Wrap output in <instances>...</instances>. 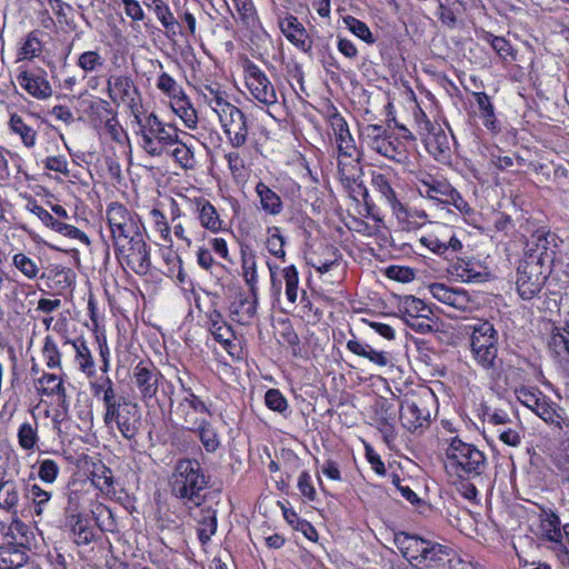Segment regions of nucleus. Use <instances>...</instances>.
<instances>
[{
	"mask_svg": "<svg viewBox=\"0 0 569 569\" xmlns=\"http://www.w3.org/2000/svg\"><path fill=\"white\" fill-rule=\"evenodd\" d=\"M440 447L449 476L470 480L485 473L487 457L476 445L466 442L458 436H447L440 439Z\"/></svg>",
	"mask_w": 569,
	"mask_h": 569,
	"instance_id": "1",
	"label": "nucleus"
},
{
	"mask_svg": "<svg viewBox=\"0 0 569 569\" xmlns=\"http://www.w3.org/2000/svg\"><path fill=\"white\" fill-rule=\"evenodd\" d=\"M207 486L208 478L197 459L184 458L177 461L170 478L171 492L176 498L183 500L190 508L200 507Z\"/></svg>",
	"mask_w": 569,
	"mask_h": 569,
	"instance_id": "2",
	"label": "nucleus"
},
{
	"mask_svg": "<svg viewBox=\"0 0 569 569\" xmlns=\"http://www.w3.org/2000/svg\"><path fill=\"white\" fill-rule=\"evenodd\" d=\"M470 329L471 358L482 370L495 373L501 366L498 357L499 333L489 321H478L468 327Z\"/></svg>",
	"mask_w": 569,
	"mask_h": 569,
	"instance_id": "3",
	"label": "nucleus"
},
{
	"mask_svg": "<svg viewBox=\"0 0 569 569\" xmlns=\"http://www.w3.org/2000/svg\"><path fill=\"white\" fill-rule=\"evenodd\" d=\"M139 123V146L151 157H162L169 148L178 142L179 130L171 123L163 122L156 113L148 114Z\"/></svg>",
	"mask_w": 569,
	"mask_h": 569,
	"instance_id": "4",
	"label": "nucleus"
},
{
	"mask_svg": "<svg viewBox=\"0 0 569 569\" xmlns=\"http://www.w3.org/2000/svg\"><path fill=\"white\" fill-rule=\"evenodd\" d=\"M106 221L113 247L128 243L144 230L139 214L119 202H111L107 206Z\"/></svg>",
	"mask_w": 569,
	"mask_h": 569,
	"instance_id": "5",
	"label": "nucleus"
},
{
	"mask_svg": "<svg viewBox=\"0 0 569 569\" xmlns=\"http://www.w3.org/2000/svg\"><path fill=\"white\" fill-rule=\"evenodd\" d=\"M102 419L107 428L117 429L129 441L136 440L142 426L141 409L129 398L106 410Z\"/></svg>",
	"mask_w": 569,
	"mask_h": 569,
	"instance_id": "6",
	"label": "nucleus"
},
{
	"mask_svg": "<svg viewBox=\"0 0 569 569\" xmlns=\"http://www.w3.org/2000/svg\"><path fill=\"white\" fill-rule=\"evenodd\" d=\"M360 138L368 148L390 160L403 162L407 159L405 143L381 124L363 126L360 129Z\"/></svg>",
	"mask_w": 569,
	"mask_h": 569,
	"instance_id": "7",
	"label": "nucleus"
},
{
	"mask_svg": "<svg viewBox=\"0 0 569 569\" xmlns=\"http://www.w3.org/2000/svg\"><path fill=\"white\" fill-rule=\"evenodd\" d=\"M417 131L425 143L427 151L438 161L450 159V141L446 131L432 123L427 116L420 111L416 113Z\"/></svg>",
	"mask_w": 569,
	"mask_h": 569,
	"instance_id": "8",
	"label": "nucleus"
},
{
	"mask_svg": "<svg viewBox=\"0 0 569 569\" xmlns=\"http://www.w3.org/2000/svg\"><path fill=\"white\" fill-rule=\"evenodd\" d=\"M243 73L246 87L253 100L268 109L278 106L277 90L264 71L247 60L243 64Z\"/></svg>",
	"mask_w": 569,
	"mask_h": 569,
	"instance_id": "9",
	"label": "nucleus"
},
{
	"mask_svg": "<svg viewBox=\"0 0 569 569\" xmlns=\"http://www.w3.org/2000/svg\"><path fill=\"white\" fill-rule=\"evenodd\" d=\"M556 238L550 231L537 230L526 242L522 260L551 271L556 257Z\"/></svg>",
	"mask_w": 569,
	"mask_h": 569,
	"instance_id": "10",
	"label": "nucleus"
},
{
	"mask_svg": "<svg viewBox=\"0 0 569 569\" xmlns=\"http://www.w3.org/2000/svg\"><path fill=\"white\" fill-rule=\"evenodd\" d=\"M550 271L520 260L516 272V291L522 300H532L542 291Z\"/></svg>",
	"mask_w": 569,
	"mask_h": 569,
	"instance_id": "11",
	"label": "nucleus"
},
{
	"mask_svg": "<svg viewBox=\"0 0 569 569\" xmlns=\"http://www.w3.org/2000/svg\"><path fill=\"white\" fill-rule=\"evenodd\" d=\"M418 241L430 252L446 259L462 249V243L456 237L453 229L445 223H437L432 230L421 236Z\"/></svg>",
	"mask_w": 569,
	"mask_h": 569,
	"instance_id": "12",
	"label": "nucleus"
},
{
	"mask_svg": "<svg viewBox=\"0 0 569 569\" xmlns=\"http://www.w3.org/2000/svg\"><path fill=\"white\" fill-rule=\"evenodd\" d=\"M113 248L119 261L127 264L134 273H148L151 267V259L143 232L129 240L128 243H121Z\"/></svg>",
	"mask_w": 569,
	"mask_h": 569,
	"instance_id": "13",
	"label": "nucleus"
},
{
	"mask_svg": "<svg viewBox=\"0 0 569 569\" xmlns=\"http://www.w3.org/2000/svg\"><path fill=\"white\" fill-rule=\"evenodd\" d=\"M431 296L439 302L461 312H471L478 308L477 300L462 288L435 282L428 286Z\"/></svg>",
	"mask_w": 569,
	"mask_h": 569,
	"instance_id": "14",
	"label": "nucleus"
},
{
	"mask_svg": "<svg viewBox=\"0 0 569 569\" xmlns=\"http://www.w3.org/2000/svg\"><path fill=\"white\" fill-rule=\"evenodd\" d=\"M220 126L233 148H241L246 144L249 134L248 119L246 114L234 104L218 116Z\"/></svg>",
	"mask_w": 569,
	"mask_h": 569,
	"instance_id": "15",
	"label": "nucleus"
},
{
	"mask_svg": "<svg viewBox=\"0 0 569 569\" xmlns=\"http://www.w3.org/2000/svg\"><path fill=\"white\" fill-rule=\"evenodd\" d=\"M541 539L551 543L550 548L556 551L561 561H569V551L563 542V535L559 517L551 510H542L539 513V526L537 532Z\"/></svg>",
	"mask_w": 569,
	"mask_h": 569,
	"instance_id": "16",
	"label": "nucleus"
},
{
	"mask_svg": "<svg viewBox=\"0 0 569 569\" xmlns=\"http://www.w3.org/2000/svg\"><path fill=\"white\" fill-rule=\"evenodd\" d=\"M19 86L32 98L44 101L52 97L53 89L43 69H21L17 74Z\"/></svg>",
	"mask_w": 569,
	"mask_h": 569,
	"instance_id": "17",
	"label": "nucleus"
},
{
	"mask_svg": "<svg viewBox=\"0 0 569 569\" xmlns=\"http://www.w3.org/2000/svg\"><path fill=\"white\" fill-rule=\"evenodd\" d=\"M421 197L442 204L453 206L461 213H469L471 208L461 194L445 179L436 178Z\"/></svg>",
	"mask_w": 569,
	"mask_h": 569,
	"instance_id": "18",
	"label": "nucleus"
},
{
	"mask_svg": "<svg viewBox=\"0 0 569 569\" xmlns=\"http://www.w3.org/2000/svg\"><path fill=\"white\" fill-rule=\"evenodd\" d=\"M161 378V372L150 361H140L133 368L132 379L142 401L148 402L157 396Z\"/></svg>",
	"mask_w": 569,
	"mask_h": 569,
	"instance_id": "19",
	"label": "nucleus"
},
{
	"mask_svg": "<svg viewBox=\"0 0 569 569\" xmlns=\"http://www.w3.org/2000/svg\"><path fill=\"white\" fill-rule=\"evenodd\" d=\"M109 98L116 104H124L131 109L137 107L139 91L129 76H112L107 81Z\"/></svg>",
	"mask_w": 569,
	"mask_h": 569,
	"instance_id": "20",
	"label": "nucleus"
},
{
	"mask_svg": "<svg viewBox=\"0 0 569 569\" xmlns=\"http://www.w3.org/2000/svg\"><path fill=\"white\" fill-rule=\"evenodd\" d=\"M400 421L405 429L415 432L429 423L430 412L421 401L406 398L400 403Z\"/></svg>",
	"mask_w": 569,
	"mask_h": 569,
	"instance_id": "21",
	"label": "nucleus"
},
{
	"mask_svg": "<svg viewBox=\"0 0 569 569\" xmlns=\"http://www.w3.org/2000/svg\"><path fill=\"white\" fill-rule=\"evenodd\" d=\"M267 266L270 272L271 288L273 293L280 295L282 289L281 280H278L276 277V272L279 270L282 280L284 281L286 297L290 303H296L299 290V273L297 268L293 264H291L280 269L279 266H276L270 262H268Z\"/></svg>",
	"mask_w": 569,
	"mask_h": 569,
	"instance_id": "22",
	"label": "nucleus"
},
{
	"mask_svg": "<svg viewBox=\"0 0 569 569\" xmlns=\"http://www.w3.org/2000/svg\"><path fill=\"white\" fill-rule=\"evenodd\" d=\"M189 210L197 216L201 227L218 232L222 230L223 221L220 219L214 206L203 197L186 198Z\"/></svg>",
	"mask_w": 569,
	"mask_h": 569,
	"instance_id": "23",
	"label": "nucleus"
},
{
	"mask_svg": "<svg viewBox=\"0 0 569 569\" xmlns=\"http://www.w3.org/2000/svg\"><path fill=\"white\" fill-rule=\"evenodd\" d=\"M20 500L19 482L0 467V509L17 518Z\"/></svg>",
	"mask_w": 569,
	"mask_h": 569,
	"instance_id": "24",
	"label": "nucleus"
},
{
	"mask_svg": "<svg viewBox=\"0 0 569 569\" xmlns=\"http://www.w3.org/2000/svg\"><path fill=\"white\" fill-rule=\"evenodd\" d=\"M278 23L281 32L290 43L305 52L311 50L312 41L297 17L288 14L284 18H279Z\"/></svg>",
	"mask_w": 569,
	"mask_h": 569,
	"instance_id": "25",
	"label": "nucleus"
},
{
	"mask_svg": "<svg viewBox=\"0 0 569 569\" xmlns=\"http://www.w3.org/2000/svg\"><path fill=\"white\" fill-rule=\"evenodd\" d=\"M197 91L202 102L210 107L217 117L233 106L228 100V93L217 82L201 84Z\"/></svg>",
	"mask_w": 569,
	"mask_h": 569,
	"instance_id": "26",
	"label": "nucleus"
},
{
	"mask_svg": "<svg viewBox=\"0 0 569 569\" xmlns=\"http://www.w3.org/2000/svg\"><path fill=\"white\" fill-rule=\"evenodd\" d=\"M258 293L252 296L239 292L236 299L231 302L230 315L233 321L249 326L252 323L257 315Z\"/></svg>",
	"mask_w": 569,
	"mask_h": 569,
	"instance_id": "27",
	"label": "nucleus"
},
{
	"mask_svg": "<svg viewBox=\"0 0 569 569\" xmlns=\"http://www.w3.org/2000/svg\"><path fill=\"white\" fill-rule=\"evenodd\" d=\"M426 539H422L416 535H409L407 532H397L393 537V542L400 553L412 563L416 561L418 565L421 561L423 551L426 550Z\"/></svg>",
	"mask_w": 569,
	"mask_h": 569,
	"instance_id": "28",
	"label": "nucleus"
},
{
	"mask_svg": "<svg viewBox=\"0 0 569 569\" xmlns=\"http://www.w3.org/2000/svg\"><path fill=\"white\" fill-rule=\"evenodd\" d=\"M184 423L187 425L186 428L188 430L197 432L206 451L214 452L219 448L220 440L218 438V433L209 421L204 419H193L191 415L187 413L184 417Z\"/></svg>",
	"mask_w": 569,
	"mask_h": 569,
	"instance_id": "29",
	"label": "nucleus"
},
{
	"mask_svg": "<svg viewBox=\"0 0 569 569\" xmlns=\"http://www.w3.org/2000/svg\"><path fill=\"white\" fill-rule=\"evenodd\" d=\"M332 128L338 144V156L350 158L357 156L356 142L349 131L347 121L339 114L332 118Z\"/></svg>",
	"mask_w": 569,
	"mask_h": 569,
	"instance_id": "30",
	"label": "nucleus"
},
{
	"mask_svg": "<svg viewBox=\"0 0 569 569\" xmlns=\"http://www.w3.org/2000/svg\"><path fill=\"white\" fill-rule=\"evenodd\" d=\"M533 412L545 422L555 426L560 430L569 428V417L566 416L565 410L551 401L547 396L541 399V402L538 406H536V410Z\"/></svg>",
	"mask_w": 569,
	"mask_h": 569,
	"instance_id": "31",
	"label": "nucleus"
},
{
	"mask_svg": "<svg viewBox=\"0 0 569 569\" xmlns=\"http://www.w3.org/2000/svg\"><path fill=\"white\" fill-rule=\"evenodd\" d=\"M28 560V548L24 545L8 542L0 546V569H19Z\"/></svg>",
	"mask_w": 569,
	"mask_h": 569,
	"instance_id": "32",
	"label": "nucleus"
},
{
	"mask_svg": "<svg viewBox=\"0 0 569 569\" xmlns=\"http://www.w3.org/2000/svg\"><path fill=\"white\" fill-rule=\"evenodd\" d=\"M346 347L351 353L366 358L378 367H387L391 363V356L388 351L377 350L369 343L356 338L348 340Z\"/></svg>",
	"mask_w": 569,
	"mask_h": 569,
	"instance_id": "33",
	"label": "nucleus"
},
{
	"mask_svg": "<svg viewBox=\"0 0 569 569\" xmlns=\"http://www.w3.org/2000/svg\"><path fill=\"white\" fill-rule=\"evenodd\" d=\"M548 350L562 368H569V335L562 328H553L548 339Z\"/></svg>",
	"mask_w": 569,
	"mask_h": 569,
	"instance_id": "34",
	"label": "nucleus"
},
{
	"mask_svg": "<svg viewBox=\"0 0 569 569\" xmlns=\"http://www.w3.org/2000/svg\"><path fill=\"white\" fill-rule=\"evenodd\" d=\"M472 97L478 106V114L482 124L492 133L500 131V124L495 113V106L490 97L483 92H472Z\"/></svg>",
	"mask_w": 569,
	"mask_h": 569,
	"instance_id": "35",
	"label": "nucleus"
},
{
	"mask_svg": "<svg viewBox=\"0 0 569 569\" xmlns=\"http://www.w3.org/2000/svg\"><path fill=\"white\" fill-rule=\"evenodd\" d=\"M66 343H70L74 351V361L78 369L88 378L93 377L96 375V363L86 340L80 337L74 340H67Z\"/></svg>",
	"mask_w": 569,
	"mask_h": 569,
	"instance_id": "36",
	"label": "nucleus"
},
{
	"mask_svg": "<svg viewBox=\"0 0 569 569\" xmlns=\"http://www.w3.org/2000/svg\"><path fill=\"white\" fill-rule=\"evenodd\" d=\"M451 274L462 282H481L486 278L485 268L477 261L459 259L451 266Z\"/></svg>",
	"mask_w": 569,
	"mask_h": 569,
	"instance_id": "37",
	"label": "nucleus"
},
{
	"mask_svg": "<svg viewBox=\"0 0 569 569\" xmlns=\"http://www.w3.org/2000/svg\"><path fill=\"white\" fill-rule=\"evenodd\" d=\"M198 523V538L202 545H207L217 532V511L210 507L202 508L193 515Z\"/></svg>",
	"mask_w": 569,
	"mask_h": 569,
	"instance_id": "38",
	"label": "nucleus"
},
{
	"mask_svg": "<svg viewBox=\"0 0 569 569\" xmlns=\"http://www.w3.org/2000/svg\"><path fill=\"white\" fill-rule=\"evenodd\" d=\"M403 229L411 230L422 227L428 218L423 209L406 207L399 203L392 211Z\"/></svg>",
	"mask_w": 569,
	"mask_h": 569,
	"instance_id": "39",
	"label": "nucleus"
},
{
	"mask_svg": "<svg viewBox=\"0 0 569 569\" xmlns=\"http://www.w3.org/2000/svg\"><path fill=\"white\" fill-rule=\"evenodd\" d=\"M8 127L11 133L18 136L27 149H33L37 144L38 132L29 126L21 116L12 113L10 116Z\"/></svg>",
	"mask_w": 569,
	"mask_h": 569,
	"instance_id": "40",
	"label": "nucleus"
},
{
	"mask_svg": "<svg viewBox=\"0 0 569 569\" xmlns=\"http://www.w3.org/2000/svg\"><path fill=\"white\" fill-rule=\"evenodd\" d=\"M256 192L259 197L261 209L264 212L271 216H278L282 212L283 204L281 198L264 182L260 181L257 183Z\"/></svg>",
	"mask_w": 569,
	"mask_h": 569,
	"instance_id": "41",
	"label": "nucleus"
},
{
	"mask_svg": "<svg viewBox=\"0 0 569 569\" xmlns=\"http://www.w3.org/2000/svg\"><path fill=\"white\" fill-rule=\"evenodd\" d=\"M208 330L213 339L219 342L231 357H236L238 351L236 335L232 327L228 325L226 320L221 325L210 327Z\"/></svg>",
	"mask_w": 569,
	"mask_h": 569,
	"instance_id": "42",
	"label": "nucleus"
},
{
	"mask_svg": "<svg viewBox=\"0 0 569 569\" xmlns=\"http://www.w3.org/2000/svg\"><path fill=\"white\" fill-rule=\"evenodd\" d=\"M241 276L249 287V292L256 296L258 292V272L256 254L250 252H241Z\"/></svg>",
	"mask_w": 569,
	"mask_h": 569,
	"instance_id": "43",
	"label": "nucleus"
},
{
	"mask_svg": "<svg viewBox=\"0 0 569 569\" xmlns=\"http://www.w3.org/2000/svg\"><path fill=\"white\" fill-rule=\"evenodd\" d=\"M67 520L77 545H89L93 541L94 533L82 515L68 516Z\"/></svg>",
	"mask_w": 569,
	"mask_h": 569,
	"instance_id": "44",
	"label": "nucleus"
},
{
	"mask_svg": "<svg viewBox=\"0 0 569 569\" xmlns=\"http://www.w3.org/2000/svg\"><path fill=\"white\" fill-rule=\"evenodd\" d=\"M173 112L183 121L187 128L194 129L198 123V116L196 109L192 107L187 94L171 101Z\"/></svg>",
	"mask_w": 569,
	"mask_h": 569,
	"instance_id": "45",
	"label": "nucleus"
},
{
	"mask_svg": "<svg viewBox=\"0 0 569 569\" xmlns=\"http://www.w3.org/2000/svg\"><path fill=\"white\" fill-rule=\"evenodd\" d=\"M242 23L253 32L262 29L252 0H232Z\"/></svg>",
	"mask_w": 569,
	"mask_h": 569,
	"instance_id": "46",
	"label": "nucleus"
},
{
	"mask_svg": "<svg viewBox=\"0 0 569 569\" xmlns=\"http://www.w3.org/2000/svg\"><path fill=\"white\" fill-rule=\"evenodd\" d=\"M449 553L450 549L447 546L427 540L426 550L419 565L425 567L437 566L443 562L449 557Z\"/></svg>",
	"mask_w": 569,
	"mask_h": 569,
	"instance_id": "47",
	"label": "nucleus"
},
{
	"mask_svg": "<svg viewBox=\"0 0 569 569\" xmlns=\"http://www.w3.org/2000/svg\"><path fill=\"white\" fill-rule=\"evenodd\" d=\"M284 243L286 239L281 234L279 227L272 226L267 228L266 248L270 254L281 261L286 260Z\"/></svg>",
	"mask_w": 569,
	"mask_h": 569,
	"instance_id": "48",
	"label": "nucleus"
},
{
	"mask_svg": "<svg viewBox=\"0 0 569 569\" xmlns=\"http://www.w3.org/2000/svg\"><path fill=\"white\" fill-rule=\"evenodd\" d=\"M338 171L342 181L348 184L355 183L360 177V166L358 154L350 158L338 156Z\"/></svg>",
	"mask_w": 569,
	"mask_h": 569,
	"instance_id": "49",
	"label": "nucleus"
},
{
	"mask_svg": "<svg viewBox=\"0 0 569 569\" xmlns=\"http://www.w3.org/2000/svg\"><path fill=\"white\" fill-rule=\"evenodd\" d=\"M372 187L380 193L392 211L400 203L389 179L385 174L375 173L372 176Z\"/></svg>",
	"mask_w": 569,
	"mask_h": 569,
	"instance_id": "50",
	"label": "nucleus"
},
{
	"mask_svg": "<svg viewBox=\"0 0 569 569\" xmlns=\"http://www.w3.org/2000/svg\"><path fill=\"white\" fill-rule=\"evenodd\" d=\"M38 390L46 396L66 397V388L62 379L54 373H43L38 379Z\"/></svg>",
	"mask_w": 569,
	"mask_h": 569,
	"instance_id": "51",
	"label": "nucleus"
},
{
	"mask_svg": "<svg viewBox=\"0 0 569 569\" xmlns=\"http://www.w3.org/2000/svg\"><path fill=\"white\" fill-rule=\"evenodd\" d=\"M152 229L160 239L166 243H172L171 228L166 214L158 208H153L149 212Z\"/></svg>",
	"mask_w": 569,
	"mask_h": 569,
	"instance_id": "52",
	"label": "nucleus"
},
{
	"mask_svg": "<svg viewBox=\"0 0 569 569\" xmlns=\"http://www.w3.org/2000/svg\"><path fill=\"white\" fill-rule=\"evenodd\" d=\"M144 4L153 10L157 19L167 30H170L178 24L170 8L162 0H144Z\"/></svg>",
	"mask_w": 569,
	"mask_h": 569,
	"instance_id": "53",
	"label": "nucleus"
},
{
	"mask_svg": "<svg viewBox=\"0 0 569 569\" xmlns=\"http://www.w3.org/2000/svg\"><path fill=\"white\" fill-rule=\"evenodd\" d=\"M77 66L86 73L97 72L103 68L104 58L98 50H88L78 57Z\"/></svg>",
	"mask_w": 569,
	"mask_h": 569,
	"instance_id": "54",
	"label": "nucleus"
},
{
	"mask_svg": "<svg viewBox=\"0 0 569 569\" xmlns=\"http://www.w3.org/2000/svg\"><path fill=\"white\" fill-rule=\"evenodd\" d=\"M12 264L29 280L38 278L40 272L38 262L22 252L12 257Z\"/></svg>",
	"mask_w": 569,
	"mask_h": 569,
	"instance_id": "55",
	"label": "nucleus"
},
{
	"mask_svg": "<svg viewBox=\"0 0 569 569\" xmlns=\"http://www.w3.org/2000/svg\"><path fill=\"white\" fill-rule=\"evenodd\" d=\"M157 88L167 97L174 101L182 98L186 93L182 87L167 72H161L157 79Z\"/></svg>",
	"mask_w": 569,
	"mask_h": 569,
	"instance_id": "56",
	"label": "nucleus"
},
{
	"mask_svg": "<svg viewBox=\"0 0 569 569\" xmlns=\"http://www.w3.org/2000/svg\"><path fill=\"white\" fill-rule=\"evenodd\" d=\"M17 437L19 446L26 451L33 450L39 441L38 429L30 422L20 425Z\"/></svg>",
	"mask_w": 569,
	"mask_h": 569,
	"instance_id": "57",
	"label": "nucleus"
},
{
	"mask_svg": "<svg viewBox=\"0 0 569 569\" xmlns=\"http://www.w3.org/2000/svg\"><path fill=\"white\" fill-rule=\"evenodd\" d=\"M400 311L411 319H418L421 317H427L429 309L421 299H418L413 296H407L401 301Z\"/></svg>",
	"mask_w": 569,
	"mask_h": 569,
	"instance_id": "58",
	"label": "nucleus"
},
{
	"mask_svg": "<svg viewBox=\"0 0 569 569\" xmlns=\"http://www.w3.org/2000/svg\"><path fill=\"white\" fill-rule=\"evenodd\" d=\"M173 147L171 154L177 163L184 169H192L196 167L197 161L194 159L193 151L186 143H182L178 139V142Z\"/></svg>",
	"mask_w": 569,
	"mask_h": 569,
	"instance_id": "59",
	"label": "nucleus"
},
{
	"mask_svg": "<svg viewBox=\"0 0 569 569\" xmlns=\"http://www.w3.org/2000/svg\"><path fill=\"white\" fill-rule=\"evenodd\" d=\"M93 486L104 495H114V479L112 471L103 467L101 471L94 472L92 478Z\"/></svg>",
	"mask_w": 569,
	"mask_h": 569,
	"instance_id": "60",
	"label": "nucleus"
},
{
	"mask_svg": "<svg viewBox=\"0 0 569 569\" xmlns=\"http://www.w3.org/2000/svg\"><path fill=\"white\" fill-rule=\"evenodd\" d=\"M42 353L48 368L56 369L61 367V353L51 336L44 338Z\"/></svg>",
	"mask_w": 569,
	"mask_h": 569,
	"instance_id": "61",
	"label": "nucleus"
},
{
	"mask_svg": "<svg viewBox=\"0 0 569 569\" xmlns=\"http://www.w3.org/2000/svg\"><path fill=\"white\" fill-rule=\"evenodd\" d=\"M42 51V44L34 31L29 32L20 49V59L30 60L38 57Z\"/></svg>",
	"mask_w": 569,
	"mask_h": 569,
	"instance_id": "62",
	"label": "nucleus"
},
{
	"mask_svg": "<svg viewBox=\"0 0 569 569\" xmlns=\"http://www.w3.org/2000/svg\"><path fill=\"white\" fill-rule=\"evenodd\" d=\"M343 21L347 28L365 42L372 43L375 41L369 27L365 22L351 16L346 17Z\"/></svg>",
	"mask_w": 569,
	"mask_h": 569,
	"instance_id": "63",
	"label": "nucleus"
},
{
	"mask_svg": "<svg viewBox=\"0 0 569 569\" xmlns=\"http://www.w3.org/2000/svg\"><path fill=\"white\" fill-rule=\"evenodd\" d=\"M553 463L561 477L569 481V439L568 442L556 453Z\"/></svg>",
	"mask_w": 569,
	"mask_h": 569,
	"instance_id": "64",
	"label": "nucleus"
}]
</instances>
